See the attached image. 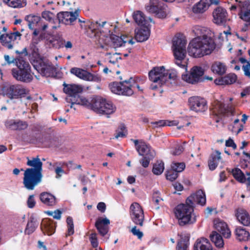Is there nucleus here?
<instances>
[{
	"instance_id": "473e14b6",
	"label": "nucleus",
	"mask_w": 250,
	"mask_h": 250,
	"mask_svg": "<svg viewBox=\"0 0 250 250\" xmlns=\"http://www.w3.org/2000/svg\"><path fill=\"white\" fill-rule=\"evenodd\" d=\"M40 200L44 205L54 206L56 204V197L48 192H42L40 194Z\"/></svg>"
},
{
	"instance_id": "dca6fc26",
	"label": "nucleus",
	"mask_w": 250,
	"mask_h": 250,
	"mask_svg": "<svg viewBox=\"0 0 250 250\" xmlns=\"http://www.w3.org/2000/svg\"><path fill=\"white\" fill-rule=\"evenodd\" d=\"M21 34L18 32L3 34L0 36V41L2 44L8 49H12L17 41L21 40Z\"/></svg>"
},
{
	"instance_id": "1a4fd4ad",
	"label": "nucleus",
	"mask_w": 250,
	"mask_h": 250,
	"mask_svg": "<svg viewBox=\"0 0 250 250\" xmlns=\"http://www.w3.org/2000/svg\"><path fill=\"white\" fill-rule=\"evenodd\" d=\"M63 86V91L64 92L68 95L71 98L70 99L71 102V104H77L82 105L80 104L74 103L76 101L78 98H85L83 97L79 96V94L81 93L83 90V87L82 85L76 84H66L64 83ZM72 105H71V107H72Z\"/></svg>"
},
{
	"instance_id": "864d4df0",
	"label": "nucleus",
	"mask_w": 250,
	"mask_h": 250,
	"mask_svg": "<svg viewBox=\"0 0 250 250\" xmlns=\"http://www.w3.org/2000/svg\"><path fill=\"white\" fill-rule=\"evenodd\" d=\"M165 72L166 74H165L166 76H167L166 78V82L168 81V80H176L178 74L177 71L174 69H171L169 70H167L165 69Z\"/></svg>"
},
{
	"instance_id": "423d86ee",
	"label": "nucleus",
	"mask_w": 250,
	"mask_h": 250,
	"mask_svg": "<svg viewBox=\"0 0 250 250\" xmlns=\"http://www.w3.org/2000/svg\"><path fill=\"white\" fill-rule=\"evenodd\" d=\"M16 65L19 70L12 69L13 77L18 81L25 83H29L33 80L31 74L30 66L28 62H25L22 58L19 57L15 60Z\"/></svg>"
},
{
	"instance_id": "0eeeda50",
	"label": "nucleus",
	"mask_w": 250,
	"mask_h": 250,
	"mask_svg": "<svg viewBox=\"0 0 250 250\" xmlns=\"http://www.w3.org/2000/svg\"><path fill=\"white\" fill-rule=\"evenodd\" d=\"M165 74L166 73L164 66L154 67L149 72V79L153 83L151 85L152 89H155L166 83L167 76Z\"/></svg>"
},
{
	"instance_id": "e2e57ef3",
	"label": "nucleus",
	"mask_w": 250,
	"mask_h": 250,
	"mask_svg": "<svg viewBox=\"0 0 250 250\" xmlns=\"http://www.w3.org/2000/svg\"><path fill=\"white\" fill-rule=\"evenodd\" d=\"M153 158H149L147 156H144L143 158L140 160V163L144 167H147L149 165L150 161Z\"/></svg>"
},
{
	"instance_id": "f8f14e48",
	"label": "nucleus",
	"mask_w": 250,
	"mask_h": 250,
	"mask_svg": "<svg viewBox=\"0 0 250 250\" xmlns=\"http://www.w3.org/2000/svg\"><path fill=\"white\" fill-rule=\"evenodd\" d=\"M204 74V69L202 67L195 66L191 69L189 74L182 75V78L188 83L195 84L202 80Z\"/></svg>"
},
{
	"instance_id": "9b49d317",
	"label": "nucleus",
	"mask_w": 250,
	"mask_h": 250,
	"mask_svg": "<svg viewBox=\"0 0 250 250\" xmlns=\"http://www.w3.org/2000/svg\"><path fill=\"white\" fill-rule=\"evenodd\" d=\"M110 90L113 93L126 96H130L133 95V92L127 81L122 82H113L109 85Z\"/></svg>"
},
{
	"instance_id": "4c0bfd02",
	"label": "nucleus",
	"mask_w": 250,
	"mask_h": 250,
	"mask_svg": "<svg viewBox=\"0 0 250 250\" xmlns=\"http://www.w3.org/2000/svg\"><path fill=\"white\" fill-rule=\"evenodd\" d=\"M211 69L213 73L222 75L226 73L227 66L224 63L215 62L212 64Z\"/></svg>"
},
{
	"instance_id": "f704fd0d",
	"label": "nucleus",
	"mask_w": 250,
	"mask_h": 250,
	"mask_svg": "<svg viewBox=\"0 0 250 250\" xmlns=\"http://www.w3.org/2000/svg\"><path fill=\"white\" fill-rule=\"evenodd\" d=\"M237 79L235 74L230 73L215 81L218 85L230 84L235 83Z\"/></svg>"
},
{
	"instance_id": "5701e85b",
	"label": "nucleus",
	"mask_w": 250,
	"mask_h": 250,
	"mask_svg": "<svg viewBox=\"0 0 250 250\" xmlns=\"http://www.w3.org/2000/svg\"><path fill=\"white\" fill-rule=\"evenodd\" d=\"M109 224L110 220L106 217H99L96 221L95 226L99 233L104 236L108 231Z\"/></svg>"
},
{
	"instance_id": "ea45409f",
	"label": "nucleus",
	"mask_w": 250,
	"mask_h": 250,
	"mask_svg": "<svg viewBox=\"0 0 250 250\" xmlns=\"http://www.w3.org/2000/svg\"><path fill=\"white\" fill-rule=\"evenodd\" d=\"M210 238L212 243L218 248L224 247V242L222 236L216 231H213L210 235Z\"/></svg>"
},
{
	"instance_id": "a18cd8bd",
	"label": "nucleus",
	"mask_w": 250,
	"mask_h": 250,
	"mask_svg": "<svg viewBox=\"0 0 250 250\" xmlns=\"http://www.w3.org/2000/svg\"><path fill=\"white\" fill-rule=\"evenodd\" d=\"M3 2L13 8L23 7L26 4V0H3Z\"/></svg>"
},
{
	"instance_id": "6e6d98bb",
	"label": "nucleus",
	"mask_w": 250,
	"mask_h": 250,
	"mask_svg": "<svg viewBox=\"0 0 250 250\" xmlns=\"http://www.w3.org/2000/svg\"><path fill=\"white\" fill-rule=\"evenodd\" d=\"M66 222L67 224V235H71L73 234L74 232V224L73 222L72 218L71 217H68L66 219Z\"/></svg>"
},
{
	"instance_id": "c756f323",
	"label": "nucleus",
	"mask_w": 250,
	"mask_h": 250,
	"mask_svg": "<svg viewBox=\"0 0 250 250\" xmlns=\"http://www.w3.org/2000/svg\"><path fill=\"white\" fill-rule=\"evenodd\" d=\"M178 236L180 237V240L178 242L176 250H188L189 244V234L186 232H182L181 234H179Z\"/></svg>"
},
{
	"instance_id": "9d476101",
	"label": "nucleus",
	"mask_w": 250,
	"mask_h": 250,
	"mask_svg": "<svg viewBox=\"0 0 250 250\" xmlns=\"http://www.w3.org/2000/svg\"><path fill=\"white\" fill-rule=\"evenodd\" d=\"M130 215L134 223L139 226H143L145 219L144 210L138 203L134 202L131 205Z\"/></svg>"
},
{
	"instance_id": "4468645a",
	"label": "nucleus",
	"mask_w": 250,
	"mask_h": 250,
	"mask_svg": "<svg viewBox=\"0 0 250 250\" xmlns=\"http://www.w3.org/2000/svg\"><path fill=\"white\" fill-rule=\"evenodd\" d=\"M131 140L134 143L139 155L147 156L149 158L154 157L155 152L149 144L142 140L131 139Z\"/></svg>"
},
{
	"instance_id": "412c9836",
	"label": "nucleus",
	"mask_w": 250,
	"mask_h": 250,
	"mask_svg": "<svg viewBox=\"0 0 250 250\" xmlns=\"http://www.w3.org/2000/svg\"><path fill=\"white\" fill-rule=\"evenodd\" d=\"M34 67L42 76L48 77L53 74L54 67L50 63L40 61L34 65Z\"/></svg>"
},
{
	"instance_id": "a878e982",
	"label": "nucleus",
	"mask_w": 250,
	"mask_h": 250,
	"mask_svg": "<svg viewBox=\"0 0 250 250\" xmlns=\"http://www.w3.org/2000/svg\"><path fill=\"white\" fill-rule=\"evenodd\" d=\"M98 21L86 22L85 25V28L87 30V32L91 38L97 37L99 36V31L100 28L103 27V25Z\"/></svg>"
},
{
	"instance_id": "603ef678",
	"label": "nucleus",
	"mask_w": 250,
	"mask_h": 250,
	"mask_svg": "<svg viewBox=\"0 0 250 250\" xmlns=\"http://www.w3.org/2000/svg\"><path fill=\"white\" fill-rule=\"evenodd\" d=\"M163 201V199L160 196V192L158 191L153 193L152 201L156 209L160 208V206L162 205Z\"/></svg>"
},
{
	"instance_id": "37998d69",
	"label": "nucleus",
	"mask_w": 250,
	"mask_h": 250,
	"mask_svg": "<svg viewBox=\"0 0 250 250\" xmlns=\"http://www.w3.org/2000/svg\"><path fill=\"white\" fill-rule=\"evenodd\" d=\"M146 10L150 13L158 14L160 10L157 0H150L146 7Z\"/></svg>"
},
{
	"instance_id": "3c124183",
	"label": "nucleus",
	"mask_w": 250,
	"mask_h": 250,
	"mask_svg": "<svg viewBox=\"0 0 250 250\" xmlns=\"http://www.w3.org/2000/svg\"><path fill=\"white\" fill-rule=\"evenodd\" d=\"M164 170V163L162 161L157 162L154 165L152 169L153 173L155 175H160Z\"/></svg>"
},
{
	"instance_id": "bb28decb",
	"label": "nucleus",
	"mask_w": 250,
	"mask_h": 250,
	"mask_svg": "<svg viewBox=\"0 0 250 250\" xmlns=\"http://www.w3.org/2000/svg\"><path fill=\"white\" fill-rule=\"evenodd\" d=\"M150 31L147 25L141 26L140 28L135 30V40L138 42H143L148 40L150 36Z\"/></svg>"
},
{
	"instance_id": "7ed1b4c3",
	"label": "nucleus",
	"mask_w": 250,
	"mask_h": 250,
	"mask_svg": "<svg viewBox=\"0 0 250 250\" xmlns=\"http://www.w3.org/2000/svg\"><path fill=\"white\" fill-rule=\"evenodd\" d=\"M74 103L80 104L97 113L102 115H108L116 110V107L111 102L100 97H94L89 100L78 98Z\"/></svg>"
},
{
	"instance_id": "5fc2aeb1",
	"label": "nucleus",
	"mask_w": 250,
	"mask_h": 250,
	"mask_svg": "<svg viewBox=\"0 0 250 250\" xmlns=\"http://www.w3.org/2000/svg\"><path fill=\"white\" fill-rule=\"evenodd\" d=\"M29 55L34 57H38L39 55L38 45L33 43H30L28 48Z\"/></svg>"
},
{
	"instance_id": "ddd939ff",
	"label": "nucleus",
	"mask_w": 250,
	"mask_h": 250,
	"mask_svg": "<svg viewBox=\"0 0 250 250\" xmlns=\"http://www.w3.org/2000/svg\"><path fill=\"white\" fill-rule=\"evenodd\" d=\"M70 72L72 74L85 81L100 82L101 81V77L98 74H92L82 68L73 67Z\"/></svg>"
},
{
	"instance_id": "e433bc0d",
	"label": "nucleus",
	"mask_w": 250,
	"mask_h": 250,
	"mask_svg": "<svg viewBox=\"0 0 250 250\" xmlns=\"http://www.w3.org/2000/svg\"><path fill=\"white\" fill-rule=\"evenodd\" d=\"M133 18L135 22L141 26L146 25L148 23V20L146 19L144 13L140 11L134 12Z\"/></svg>"
},
{
	"instance_id": "2f4dec72",
	"label": "nucleus",
	"mask_w": 250,
	"mask_h": 250,
	"mask_svg": "<svg viewBox=\"0 0 250 250\" xmlns=\"http://www.w3.org/2000/svg\"><path fill=\"white\" fill-rule=\"evenodd\" d=\"M208 0H200L192 7V11L195 14H202L209 8Z\"/></svg>"
},
{
	"instance_id": "f03ea898",
	"label": "nucleus",
	"mask_w": 250,
	"mask_h": 250,
	"mask_svg": "<svg viewBox=\"0 0 250 250\" xmlns=\"http://www.w3.org/2000/svg\"><path fill=\"white\" fill-rule=\"evenodd\" d=\"M26 159V165L30 167L24 170L22 182L26 189L32 190L42 182V163L38 156Z\"/></svg>"
},
{
	"instance_id": "a19ab883",
	"label": "nucleus",
	"mask_w": 250,
	"mask_h": 250,
	"mask_svg": "<svg viewBox=\"0 0 250 250\" xmlns=\"http://www.w3.org/2000/svg\"><path fill=\"white\" fill-rule=\"evenodd\" d=\"M125 38L126 37L124 36L119 37L115 35H112L109 40H111L113 47L116 48L125 45L127 42V41L125 40Z\"/></svg>"
},
{
	"instance_id": "79ce46f5",
	"label": "nucleus",
	"mask_w": 250,
	"mask_h": 250,
	"mask_svg": "<svg viewBox=\"0 0 250 250\" xmlns=\"http://www.w3.org/2000/svg\"><path fill=\"white\" fill-rule=\"evenodd\" d=\"M25 20L27 22L29 28L33 30L37 26L41 20V18L37 16L29 15L26 16Z\"/></svg>"
},
{
	"instance_id": "aec40b11",
	"label": "nucleus",
	"mask_w": 250,
	"mask_h": 250,
	"mask_svg": "<svg viewBox=\"0 0 250 250\" xmlns=\"http://www.w3.org/2000/svg\"><path fill=\"white\" fill-rule=\"evenodd\" d=\"M79 16L78 11L75 12H62L57 14V18L60 22L65 25L72 24Z\"/></svg>"
},
{
	"instance_id": "6ab92c4d",
	"label": "nucleus",
	"mask_w": 250,
	"mask_h": 250,
	"mask_svg": "<svg viewBox=\"0 0 250 250\" xmlns=\"http://www.w3.org/2000/svg\"><path fill=\"white\" fill-rule=\"evenodd\" d=\"M206 198L205 192L202 190H199L196 192L192 194L186 200V203L189 204L194 208L195 204L202 206L205 205Z\"/></svg>"
},
{
	"instance_id": "f3484780",
	"label": "nucleus",
	"mask_w": 250,
	"mask_h": 250,
	"mask_svg": "<svg viewBox=\"0 0 250 250\" xmlns=\"http://www.w3.org/2000/svg\"><path fill=\"white\" fill-rule=\"evenodd\" d=\"M188 103L190 109L195 112H204L208 109L206 100L200 97H191L188 99Z\"/></svg>"
},
{
	"instance_id": "c9c22d12",
	"label": "nucleus",
	"mask_w": 250,
	"mask_h": 250,
	"mask_svg": "<svg viewBox=\"0 0 250 250\" xmlns=\"http://www.w3.org/2000/svg\"><path fill=\"white\" fill-rule=\"evenodd\" d=\"M221 159V153L218 151H215L210 156L208 162V165L209 169L214 170L217 167L219 162Z\"/></svg>"
},
{
	"instance_id": "c03bdc74",
	"label": "nucleus",
	"mask_w": 250,
	"mask_h": 250,
	"mask_svg": "<svg viewBox=\"0 0 250 250\" xmlns=\"http://www.w3.org/2000/svg\"><path fill=\"white\" fill-rule=\"evenodd\" d=\"M235 234L237 239L239 241L248 240L250 236V234L248 231L241 228H237L236 229Z\"/></svg>"
},
{
	"instance_id": "0e129e2a",
	"label": "nucleus",
	"mask_w": 250,
	"mask_h": 250,
	"mask_svg": "<svg viewBox=\"0 0 250 250\" xmlns=\"http://www.w3.org/2000/svg\"><path fill=\"white\" fill-rule=\"evenodd\" d=\"M42 17L46 21H48L50 22L53 21V14H52V13L49 11H43L42 13Z\"/></svg>"
},
{
	"instance_id": "cd10ccee",
	"label": "nucleus",
	"mask_w": 250,
	"mask_h": 250,
	"mask_svg": "<svg viewBox=\"0 0 250 250\" xmlns=\"http://www.w3.org/2000/svg\"><path fill=\"white\" fill-rule=\"evenodd\" d=\"M64 40L61 37L57 35H50L47 37L46 43L49 47L60 48L63 47Z\"/></svg>"
},
{
	"instance_id": "8fccbe9b",
	"label": "nucleus",
	"mask_w": 250,
	"mask_h": 250,
	"mask_svg": "<svg viewBox=\"0 0 250 250\" xmlns=\"http://www.w3.org/2000/svg\"><path fill=\"white\" fill-rule=\"evenodd\" d=\"M41 228L43 233L48 235H52L55 231L54 226L45 221L42 224Z\"/></svg>"
},
{
	"instance_id": "7c9ffc66",
	"label": "nucleus",
	"mask_w": 250,
	"mask_h": 250,
	"mask_svg": "<svg viewBox=\"0 0 250 250\" xmlns=\"http://www.w3.org/2000/svg\"><path fill=\"white\" fill-rule=\"evenodd\" d=\"M194 250H212L208 239L205 238L198 239L194 245Z\"/></svg>"
},
{
	"instance_id": "20e7f679",
	"label": "nucleus",
	"mask_w": 250,
	"mask_h": 250,
	"mask_svg": "<svg viewBox=\"0 0 250 250\" xmlns=\"http://www.w3.org/2000/svg\"><path fill=\"white\" fill-rule=\"evenodd\" d=\"M194 208L189 204H181L174 209V213L178 220L179 224L183 226L196 222V217L193 214Z\"/></svg>"
},
{
	"instance_id": "338daca9",
	"label": "nucleus",
	"mask_w": 250,
	"mask_h": 250,
	"mask_svg": "<svg viewBox=\"0 0 250 250\" xmlns=\"http://www.w3.org/2000/svg\"><path fill=\"white\" fill-rule=\"evenodd\" d=\"M27 203L28 208H33L34 207L36 204V202L34 199V196L33 195H31L29 196Z\"/></svg>"
},
{
	"instance_id": "f257e3e1",
	"label": "nucleus",
	"mask_w": 250,
	"mask_h": 250,
	"mask_svg": "<svg viewBox=\"0 0 250 250\" xmlns=\"http://www.w3.org/2000/svg\"><path fill=\"white\" fill-rule=\"evenodd\" d=\"M193 31L197 36L189 42L188 51L189 55L194 58H201L210 54L215 48L213 40L204 35L205 29L200 26H196Z\"/></svg>"
},
{
	"instance_id": "39448f33",
	"label": "nucleus",
	"mask_w": 250,
	"mask_h": 250,
	"mask_svg": "<svg viewBox=\"0 0 250 250\" xmlns=\"http://www.w3.org/2000/svg\"><path fill=\"white\" fill-rule=\"evenodd\" d=\"M186 42L184 40L175 37L172 40V49L175 58V63L185 70H187L186 56Z\"/></svg>"
},
{
	"instance_id": "a211bd4d",
	"label": "nucleus",
	"mask_w": 250,
	"mask_h": 250,
	"mask_svg": "<svg viewBox=\"0 0 250 250\" xmlns=\"http://www.w3.org/2000/svg\"><path fill=\"white\" fill-rule=\"evenodd\" d=\"M212 16L213 22L218 25L225 24L229 20L226 9L221 6H218L214 10Z\"/></svg>"
},
{
	"instance_id": "680f3d73",
	"label": "nucleus",
	"mask_w": 250,
	"mask_h": 250,
	"mask_svg": "<svg viewBox=\"0 0 250 250\" xmlns=\"http://www.w3.org/2000/svg\"><path fill=\"white\" fill-rule=\"evenodd\" d=\"M89 240L93 248H97L98 246L99 243L96 233H91L89 237Z\"/></svg>"
},
{
	"instance_id": "393cba45",
	"label": "nucleus",
	"mask_w": 250,
	"mask_h": 250,
	"mask_svg": "<svg viewBox=\"0 0 250 250\" xmlns=\"http://www.w3.org/2000/svg\"><path fill=\"white\" fill-rule=\"evenodd\" d=\"M214 227L218 232L221 233L224 237L229 238L231 235V232L229 229L227 224L223 221L219 219L214 220Z\"/></svg>"
},
{
	"instance_id": "052dcab7",
	"label": "nucleus",
	"mask_w": 250,
	"mask_h": 250,
	"mask_svg": "<svg viewBox=\"0 0 250 250\" xmlns=\"http://www.w3.org/2000/svg\"><path fill=\"white\" fill-rule=\"evenodd\" d=\"M127 134V130L126 127L124 125H122L120 126V130L118 131L115 135L116 138H118L119 137L123 138L126 136Z\"/></svg>"
},
{
	"instance_id": "774afa93",
	"label": "nucleus",
	"mask_w": 250,
	"mask_h": 250,
	"mask_svg": "<svg viewBox=\"0 0 250 250\" xmlns=\"http://www.w3.org/2000/svg\"><path fill=\"white\" fill-rule=\"evenodd\" d=\"M243 69L244 71L245 75L250 78V63L247 62L246 65H243Z\"/></svg>"
},
{
	"instance_id": "4d7b16f0",
	"label": "nucleus",
	"mask_w": 250,
	"mask_h": 250,
	"mask_svg": "<svg viewBox=\"0 0 250 250\" xmlns=\"http://www.w3.org/2000/svg\"><path fill=\"white\" fill-rule=\"evenodd\" d=\"M185 168L184 163H173L171 165V169L177 173L182 172Z\"/></svg>"
},
{
	"instance_id": "49530a36",
	"label": "nucleus",
	"mask_w": 250,
	"mask_h": 250,
	"mask_svg": "<svg viewBox=\"0 0 250 250\" xmlns=\"http://www.w3.org/2000/svg\"><path fill=\"white\" fill-rule=\"evenodd\" d=\"M151 124L153 125L154 127H160L166 125L167 126H174L177 125V122L176 121H168V120H159L156 122H151Z\"/></svg>"
},
{
	"instance_id": "13d9d810",
	"label": "nucleus",
	"mask_w": 250,
	"mask_h": 250,
	"mask_svg": "<svg viewBox=\"0 0 250 250\" xmlns=\"http://www.w3.org/2000/svg\"><path fill=\"white\" fill-rule=\"evenodd\" d=\"M178 177V173L173 169L168 170L167 172V179L171 181H174Z\"/></svg>"
},
{
	"instance_id": "b1692460",
	"label": "nucleus",
	"mask_w": 250,
	"mask_h": 250,
	"mask_svg": "<svg viewBox=\"0 0 250 250\" xmlns=\"http://www.w3.org/2000/svg\"><path fill=\"white\" fill-rule=\"evenodd\" d=\"M239 18L250 24V2L245 1L239 5Z\"/></svg>"
},
{
	"instance_id": "bf43d9fd",
	"label": "nucleus",
	"mask_w": 250,
	"mask_h": 250,
	"mask_svg": "<svg viewBox=\"0 0 250 250\" xmlns=\"http://www.w3.org/2000/svg\"><path fill=\"white\" fill-rule=\"evenodd\" d=\"M127 82L129 84L136 83L138 84H142L145 83V78L139 77H135L133 78H131L128 81H127Z\"/></svg>"
},
{
	"instance_id": "4be33fe9",
	"label": "nucleus",
	"mask_w": 250,
	"mask_h": 250,
	"mask_svg": "<svg viewBox=\"0 0 250 250\" xmlns=\"http://www.w3.org/2000/svg\"><path fill=\"white\" fill-rule=\"evenodd\" d=\"M4 125L6 128L12 130H24L28 126L26 122L14 119L6 120L4 122Z\"/></svg>"
},
{
	"instance_id": "72a5a7b5",
	"label": "nucleus",
	"mask_w": 250,
	"mask_h": 250,
	"mask_svg": "<svg viewBox=\"0 0 250 250\" xmlns=\"http://www.w3.org/2000/svg\"><path fill=\"white\" fill-rule=\"evenodd\" d=\"M236 215L239 222L243 225L247 226L250 224V216L246 210L238 209Z\"/></svg>"
},
{
	"instance_id": "09e8293b",
	"label": "nucleus",
	"mask_w": 250,
	"mask_h": 250,
	"mask_svg": "<svg viewBox=\"0 0 250 250\" xmlns=\"http://www.w3.org/2000/svg\"><path fill=\"white\" fill-rule=\"evenodd\" d=\"M105 56L107 57L106 59L108 62L113 65H118V61L121 59L120 54L107 53L105 54Z\"/></svg>"
},
{
	"instance_id": "c85d7f7f",
	"label": "nucleus",
	"mask_w": 250,
	"mask_h": 250,
	"mask_svg": "<svg viewBox=\"0 0 250 250\" xmlns=\"http://www.w3.org/2000/svg\"><path fill=\"white\" fill-rule=\"evenodd\" d=\"M231 172L234 178L239 182L244 183L247 181V188L250 189V173H247V174L250 176L246 179L244 174L238 168L233 169Z\"/></svg>"
},
{
	"instance_id": "2eb2a0df",
	"label": "nucleus",
	"mask_w": 250,
	"mask_h": 250,
	"mask_svg": "<svg viewBox=\"0 0 250 250\" xmlns=\"http://www.w3.org/2000/svg\"><path fill=\"white\" fill-rule=\"evenodd\" d=\"M212 113L216 115L231 116L234 114V108L231 105L225 106L222 102L216 101L212 104Z\"/></svg>"
},
{
	"instance_id": "69168bd1",
	"label": "nucleus",
	"mask_w": 250,
	"mask_h": 250,
	"mask_svg": "<svg viewBox=\"0 0 250 250\" xmlns=\"http://www.w3.org/2000/svg\"><path fill=\"white\" fill-rule=\"evenodd\" d=\"M230 129L233 133L237 135L243 129V125L241 124H238L237 125H233Z\"/></svg>"
},
{
	"instance_id": "de8ad7c7",
	"label": "nucleus",
	"mask_w": 250,
	"mask_h": 250,
	"mask_svg": "<svg viewBox=\"0 0 250 250\" xmlns=\"http://www.w3.org/2000/svg\"><path fill=\"white\" fill-rule=\"evenodd\" d=\"M38 226V224L36 221L33 218H31L27 224L25 233L28 235L31 234L35 230Z\"/></svg>"
},
{
	"instance_id": "6e6552de",
	"label": "nucleus",
	"mask_w": 250,
	"mask_h": 250,
	"mask_svg": "<svg viewBox=\"0 0 250 250\" xmlns=\"http://www.w3.org/2000/svg\"><path fill=\"white\" fill-rule=\"evenodd\" d=\"M29 91L28 89L20 84L10 85L3 88L4 95L11 100L25 97Z\"/></svg>"
},
{
	"instance_id": "58836bf2",
	"label": "nucleus",
	"mask_w": 250,
	"mask_h": 250,
	"mask_svg": "<svg viewBox=\"0 0 250 250\" xmlns=\"http://www.w3.org/2000/svg\"><path fill=\"white\" fill-rule=\"evenodd\" d=\"M106 24V22L105 21L102 22L101 25H103V28H100L99 31V42H101V40H104V38H105V41H108L109 40L110 37L112 36L111 34L110 30L105 25Z\"/></svg>"
}]
</instances>
